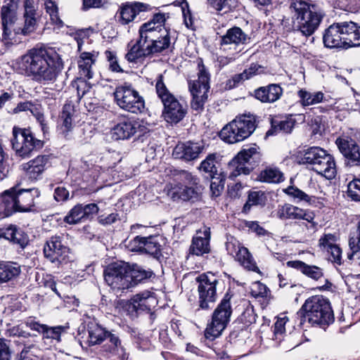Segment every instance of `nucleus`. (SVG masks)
<instances>
[{
    "label": "nucleus",
    "mask_w": 360,
    "mask_h": 360,
    "mask_svg": "<svg viewBox=\"0 0 360 360\" xmlns=\"http://www.w3.org/2000/svg\"><path fill=\"white\" fill-rule=\"evenodd\" d=\"M266 197L262 191H250L248 194V201L243 207L244 210H250L251 206L265 205Z\"/></svg>",
    "instance_id": "46"
},
{
    "label": "nucleus",
    "mask_w": 360,
    "mask_h": 360,
    "mask_svg": "<svg viewBox=\"0 0 360 360\" xmlns=\"http://www.w3.org/2000/svg\"><path fill=\"white\" fill-rule=\"evenodd\" d=\"M157 301L155 297L148 291L136 294L130 301L129 310L135 311L137 314L141 312H150L155 307Z\"/></svg>",
    "instance_id": "27"
},
{
    "label": "nucleus",
    "mask_w": 360,
    "mask_h": 360,
    "mask_svg": "<svg viewBox=\"0 0 360 360\" xmlns=\"http://www.w3.org/2000/svg\"><path fill=\"white\" fill-rule=\"evenodd\" d=\"M197 234L200 236L193 238L189 252L192 255L200 256L210 251V229L205 226L203 231L200 230Z\"/></svg>",
    "instance_id": "30"
},
{
    "label": "nucleus",
    "mask_w": 360,
    "mask_h": 360,
    "mask_svg": "<svg viewBox=\"0 0 360 360\" xmlns=\"http://www.w3.org/2000/svg\"><path fill=\"white\" fill-rule=\"evenodd\" d=\"M336 238L332 233L324 234L319 239V246L323 250H330V248L336 245Z\"/></svg>",
    "instance_id": "51"
},
{
    "label": "nucleus",
    "mask_w": 360,
    "mask_h": 360,
    "mask_svg": "<svg viewBox=\"0 0 360 360\" xmlns=\"http://www.w3.org/2000/svg\"><path fill=\"white\" fill-rule=\"evenodd\" d=\"M168 17V15L166 17L165 13H158L154 14L153 19H151L147 23H150L151 26L157 27V28H159L160 30L165 29L163 26L166 21V18Z\"/></svg>",
    "instance_id": "56"
},
{
    "label": "nucleus",
    "mask_w": 360,
    "mask_h": 360,
    "mask_svg": "<svg viewBox=\"0 0 360 360\" xmlns=\"http://www.w3.org/2000/svg\"><path fill=\"white\" fill-rule=\"evenodd\" d=\"M295 121L292 118L281 120L278 118H271V129H269L266 136H273L280 132L290 133L295 126Z\"/></svg>",
    "instance_id": "36"
},
{
    "label": "nucleus",
    "mask_w": 360,
    "mask_h": 360,
    "mask_svg": "<svg viewBox=\"0 0 360 360\" xmlns=\"http://www.w3.org/2000/svg\"><path fill=\"white\" fill-rule=\"evenodd\" d=\"M250 37L245 34L239 27H233L226 31V33L221 39V50L226 51L233 49L236 53L241 50H238L240 45L249 43Z\"/></svg>",
    "instance_id": "22"
},
{
    "label": "nucleus",
    "mask_w": 360,
    "mask_h": 360,
    "mask_svg": "<svg viewBox=\"0 0 360 360\" xmlns=\"http://www.w3.org/2000/svg\"><path fill=\"white\" fill-rule=\"evenodd\" d=\"M207 1L210 7L221 14L230 12L238 5V0H207Z\"/></svg>",
    "instance_id": "42"
},
{
    "label": "nucleus",
    "mask_w": 360,
    "mask_h": 360,
    "mask_svg": "<svg viewBox=\"0 0 360 360\" xmlns=\"http://www.w3.org/2000/svg\"><path fill=\"white\" fill-rule=\"evenodd\" d=\"M107 330L98 324H91L88 327L89 345L101 344L106 338Z\"/></svg>",
    "instance_id": "41"
},
{
    "label": "nucleus",
    "mask_w": 360,
    "mask_h": 360,
    "mask_svg": "<svg viewBox=\"0 0 360 360\" xmlns=\"http://www.w3.org/2000/svg\"><path fill=\"white\" fill-rule=\"evenodd\" d=\"M181 189H182V184H175L168 190L167 195L174 201L181 200Z\"/></svg>",
    "instance_id": "63"
},
{
    "label": "nucleus",
    "mask_w": 360,
    "mask_h": 360,
    "mask_svg": "<svg viewBox=\"0 0 360 360\" xmlns=\"http://www.w3.org/2000/svg\"><path fill=\"white\" fill-rule=\"evenodd\" d=\"M148 129L144 124L134 117L119 116L117 122L111 129L115 140H128L134 136L145 134Z\"/></svg>",
    "instance_id": "16"
},
{
    "label": "nucleus",
    "mask_w": 360,
    "mask_h": 360,
    "mask_svg": "<svg viewBox=\"0 0 360 360\" xmlns=\"http://www.w3.org/2000/svg\"><path fill=\"white\" fill-rule=\"evenodd\" d=\"M211 179L210 190L214 196H219L224 188L226 174L224 173L210 177Z\"/></svg>",
    "instance_id": "47"
},
{
    "label": "nucleus",
    "mask_w": 360,
    "mask_h": 360,
    "mask_svg": "<svg viewBox=\"0 0 360 360\" xmlns=\"http://www.w3.org/2000/svg\"><path fill=\"white\" fill-rule=\"evenodd\" d=\"M244 81L243 76L242 73L236 74L233 75L231 79H229L226 83V88L229 89H233L238 86L240 84L243 83Z\"/></svg>",
    "instance_id": "61"
},
{
    "label": "nucleus",
    "mask_w": 360,
    "mask_h": 360,
    "mask_svg": "<svg viewBox=\"0 0 360 360\" xmlns=\"http://www.w3.org/2000/svg\"><path fill=\"white\" fill-rule=\"evenodd\" d=\"M5 238L9 240L13 243L18 245L20 248L24 249L28 244V236L20 229L15 226H10L4 232Z\"/></svg>",
    "instance_id": "38"
},
{
    "label": "nucleus",
    "mask_w": 360,
    "mask_h": 360,
    "mask_svg": "<svg viewBox=\"0 0 360 360\" xmlns=\"http://www.w3.org/2000/svg\"><path fill=\"white\" fill-rule=\"evenodd\" d=\"M205 150L203 142L186 141L179 143L174 148L172 155L175 159L190 162L199 158Z\"/></svg>",
    "instance_id": "23"
},
{
    "label": "nucleus",
    "mask_w": 360,
    "mask_h": 360,
    "mask_svg": "<svg viewBox=\"0 0 360 360\" xmlns=\"http://www.w3.org/2000/svg\"><path fill=\"white\" fill-rule=\"evenodd\" d=\"M290 8L294 28L305 37L311 36L319 28L323 13L316 5L303 0L292 1Z\"/></svg>",
    "instance_id": "4"
},
{
    "label": "nucleus",
    "mask_w": 360,
    "mask_h": 360,
    "mask_svg": "<svg viewBox=\"0 0 360 360\" xmlns=\"http://www.w3.org/2000/svg\"><path fill=\"white\" fill-rule=\"evenodd\" d=\"M166 29H159L157 27L151 26L150 23L143 24L139 30V38L135 42H129L127 45L129 49L127 53L125 55V58L130 63H137L140 59L138 56V53L142 51L147 45H151L162 37L163 31Z\"/></svg>",
    "instance_id": "14"
},
{
    "label": "nucleus",
    "mask_w": 360,
    "mask_h": 360,
    "mask_svg": "<svg viewBox=\"0 0 360 360\" xmlns=\"http://www.w3.org/2000/svg\"><path fill=\"white\" fill-rule=\"evenodd\" d=\"M84 220L82 210V204L74 206L64 217L63 221L69 224H76Z\"/></svg>",
    "instance_id": "48"
},
{
    "label": "nucleus",
    "mask_w": 360,
    "mask_h": 360,
    "mask_svg": "<svg viewBox=\"0 0 360 360\" xmlns=\"http://www.w3.org/2000/svg\"><path fill=\"white\" fill-rule=\"evenodd\" d=\"M69 197L68 191L63 186L57 187L54 191V198L56 201H65Z\"/></svg>",
    "instance_id": "64"
},
{
    "label": "nucleus",
    "mask_w": 360,
    "mask_h": 360,
    "mask_svg": "<svg viewBox=\"0 0 360 360\" xmlns=\"http://www.w3.org/2000/svg\"><path fill=\"white\" fill-rule=\"evenodd\" d=\"M257 179L264 183L279 184L284 181V175L277 167L271 165L261 170Z\"/></svg>",
    "instance_id": "37"
},
{
    "label": "nucleus",
    "mask_w": 360,
    "mask_h": 360,
    "mask_svg": "<svg viewBox=\"0 0 360 360\" xmlns=\"http://www.w3.org/2000/svg\"><path fill=\"white\" fill-rule=\"evenodd\" d=\"M82 210L84 219L92 217V216L98 212V207L95 203L82 205Z\"/></svg>",
    "instance_id": "57"
},
{
    "label": "nucleus",
    "mask_w": 360,
    "mask_h": 360,
    "mask_svg": "<svg viewBox=\"0 0 360 360\" xmlns=\"http://www.w3.org/2000/svg\"><path fill=\"white\" fill-rule=\"evenodd\" d=\"M63 235L52 236L44 246V257L52 263L65 264L68 261L69 248L63 242Z\"/></svg>",
    "instance_id": "19"
},
{
    "label": "nucleus",
    "mask_w": 360,
    "mask_h": 360,
    "mask_svg": "<svg viewBox=\"0 0 360 360\" xmlns=\"http://www.w3.org/2000/svg\"><path fill=\"white\" fill-rule=\"evenodd\" d=\"M335 144L347 167H360V145L356 140L348 135H341L336 139Z\"/></svg>",
    "instance_id": "20"
},
{
    "label": "nucleus",
    "mask_w": 360,
    "mask_h": 360,
    "mask_svg": "<svg viewBox=\"0 0 360 360\" xmlns=\"http://www.w3.org/2000/svg\"><path fill=\"white\" fill-rule=\"evenodd\" d=\"M301 209L290 204H285L280 207L276 213L281 219H299L300 218Z\"/></svg>",
    "instance_id": "43"
},
{
    "label": "nucleus",
    "mask_w": 360,
    "mask_h": 360,
    "mask_svg": "<svg viewBox=\"0 0 360 360\" xmlns=\"http://www.w3.org/2000/svg\"><path fill=\"white\" fill-rule=\"evenodd\" d=\"M20 68L32 81L44 84L55 83L64 68L60 56L51 47L36 46L20 58Z\"/></svg>",
    "instance_id": "1"
},
{
    "label": "nucleus",
    "mask_w": 360,
    "mask_h": 360,
    "mask_svg": "<svg viewBox=\"0 0 360 360\" xmlns=\"http://www.w3.org/2000/svg\"><path fill=\"white\" fill-rule=\"evenodd\" d=\"M105 340H108L111 344L110 346V351L117 349L121 345L120 338L110 331L107 330Z\"/></svg>",
    "instance_id": "62"
},
{
    "label": "nucleus",
    "mask_w": 360,
    "mask_h": 360,
    "mask_svg": "<svg viewBox=\"0 0 360 360\" xmlns=\"http://www.w3.org/2000/svg\"><path fill=\"white\" fill-rule=\"evenodd\" d=\"M105 55L109 62V68L111 71L115 72H123V70L121 68V67L118 64L115 54L113 52H112L110 51H106L105 52Z\"/></svg>",
    "instance_id": "54"
},
{
    "label": "nucleus",
    "mask_w": 360,
    "mask_h": 360,
    "mask_svg": "<svg viewBox=\"0 0 360 360\" xmlns=\"http://www.w3.org/2000/svg\"><path fill=\"white\" fill-rule=\"evenodd\" d=\"M25 324L31 330L42 335L43 339L55 340L57 342L61 341V335L65 333V328L61 326L51 327L46 324L40 323L30 317L25 321Z\"/></svg>",
    "instance_id": "25"
},
{
    "label": "nucleus",
    "mask_w": 360,
    "mask_h": 360,
    "mask_svg": "<svg viewBox=\"0 0 360 360\" xmlns=\"http://www.w3.org/2000/svg\"><path fill=\"white\" fill-rule=\"evenodd\" d=\"M3 39L16 42L19 34L27 36L37 27L39 15L34 0H4L1 11Z\"/></svg>",
    "instance_id": "2"
},
{
    "label": "nucleus",
    "mask_w": 360,
    "mask_h": 360,
    "mask_svg": "<svg viewBox=\"0 0 360 360\" xmlns=\"http://www.w3.org/2000/svg\"><path fill=\"white\" fill-rule=\"evenodd\" d=\"M349 246L350 249V252L347 253V259L349 260H352L355 255H357L358 257H360V220L357 224V231L356 234L355 236L350 235L349 239Z\"/></svg>",
    "instance_id": "45"
},
{
    "label": "nucleus",
    "mask_w": 360,
    "mask_h": 360,
    "mask_svg": "<svg viewBox=\"0 0 360 360\" xmlns=\"http://www.w3.org/2000/svg\"><path fill=\"white\" fill-rule=\"evenodd\" d=\"M9 340L0 338V360H11V350L9 347Z\"/></svg>",
    "instance_id": "53"
},
{
    "label": "nucleus",
    "mask_w": 360,
    "mask_h": 360,
    "mask_svg": "<svg viewBox=\"0 0 360 360\" xmlns=\"http://www.w3.org/2000/svg\"><path fill=\"white\" fill-rule=\"evenodd\" d=\"M106 283L110 286L115 293H122L129 289L128 264L126 263H113L109 265L103 273Z\"/></svg>",
    "instance_id": "18"
},
{
    "label": "nucleus",
    "mask_w": 360,
    "mask_h": 360,
    "mask_svg": "<svg viewBox=\"0 0 360 360\" xmlns=\"http://www.w3.org/2000/svg\"><path fill=\"white\" fill-rule=\"evenodd\" d=\"M285 192L288 195L294 198H297L300 201L307 202L309 204L315 202V198L314 196H309V195H307V193H305L304 192L295 186H288L285 190Z\"/></svg>",
    "instance_id": "49"
},
{
    "label": "nucleus",
    "mask_w": 360,
    "mask_h": 360,
    "mask_svg": "<svg viewBox=\"0 0 360 360\" xmlns=\"http://www.w3.org/2000/svg\"><path fill=\"white\" fill-rule=\"evenodd\" d=\"M8 333L10 337H22L27 338L31 336L30 333L22 330L20 326H13L8 330Z\"/></svg>",
    "instance_id": "58"
},
{
    "label": "nucleus",
    "mask_w": 360,
    "mask_h": 360,
    "mask_svg": "<svg viewBox=\"0 0 360 360\" xmlns=\"http://www.w3.org/2000/svg\"><path fill=\"white\" fill-rule=\"evenodd\" d=\"M75 106L72 101H67L63 107L60 115V131L65 137L74 127V117L75 116Z\"/></svg>",
    "instance_id": "32"
},
{
    "label": "nucleus",
    "mask_w": 360,
    "mask_h": 360,
    "mask_svg": "<svg viewBox=\"0 0 360 360\" xmlns=\"http://www.w3.org/2000/svg\"><path fill=\"white\" fill-rule=\"evenodd\" d=\"M259 150L256 144L243 148L229 164V178L233 180L240 174H249L262 160Z\"/></svg>",
    "instance_id": "8"
},
{
    "label": "nucleus",
    "mask_w": 360,
    "mask_h": 360,
    "mask_svg": "<svg viewBox=\"0 0 360 360\" xmlns=\"http://www.w3.org/2000/svg\"><path fill=\"white\" fill-rule=\"evenodd\" d=\"M198 293L199 308L203 310H207L212 308V306L217 300V285L219 284V280L212 273L202 274L196 278Z\"/></svg>",
    "instance_id": "17"
},
{
    "label": "nucleus",
    "mask_w": 360,
    "mask_h": 360,
    "mask_svg": "<svg viewBox=\"0 0 360 360\" xmlns=\"http://www.w3.org/2000/svg\"><path fill=\"white\" fill-rule=\"evenodd\" d=\"M232 297L233 294L229 290L214 310L212 321L205 330L207 338H217L219 336L227 327L233 313L231 304Z\"/></svg>",
    "instance_id": "10"
},
{
    "label": "nucleus",
    "mask_w": 360,
    "mask_h": 360,
    "mask_svg": "<svg viewBox=\"0 0 360 360\" xmlns=\"http://www.w3.org/2000/svg\"><path fill=\"white\" fill-rule=\"evenodd\" d=\"M100 224L103 225H110L118 219L117 213H111L108 215L101 214L98 218Z\"/></svg>",
    "instance_id": "59"
},
{
    "label": "nucleus",
    "mask_w": 360,
    "mask_h": 360,
    "mask_svg": "<svg viewBox=\"0 0 360 360\" xmlns=\"http://www.w3.org/2000/svg\"><path fill=\"white\" fill-rule=\"evenodd\" d=\"M347 192L353 200L360 201V178H354L348 184Z\"/></svg>",
    "instance_id": "50"
},
{
    "label": "nucleus",
    "mask_w": 360,
    "mask_h": 360,
    "mask_svg": "<svg viewBox=\"0 0 360 360\" xmlns=\"http://www.w3.org/2000/svg\"><path fill=\"white\" fill-rule=\"evenodd\" d=\"M287 266L300 271L305 276L314 280L319 281L323 277V270L316 265H309L300 260L288 261Z\"/></svg>",
    "instance_id": "31"
},
{
    "label": "nucleus",
    "mask_w": 360,
    "mask_h": 360,
    "mask_svg": "<svg viewBox=\"0 0 360 360\" xmlns=\"http://www.w3.org/2000/svg\"><path fill=\"white\" fill-rule=\"evenodd\" d=\"M128 272L130 278L129 281L131 283L129 289L144 282L154 274L150 269L146 270L137 264L133 265L131 268L128 265Z\"/></svg>",
    "instance_id": "35"
},
{
    "label": "nucleus",
    "mask_w": 360,
    "mask_h": 360,
    "mask_svg": "<svg viewBox=\"0 0 360 360\" xmlns=\"http://www.w3.org/2000/svg\"><path fill=\"white\" fill-rule=\"evenodd\" d=\"M12 148L16 156L22 159L30 158L44 146V141L35 137L30 129H22L14 127L13 129V138L11 139Z\"/></svg>",
    "instance_id": "11"
},
{
    "label": "nucleus",
    "mask_w": 360,
    "mask_h": 360,
    "mask_svg": "<svg viewBox=\"0 0 360 360\" xmlns=\"http://www.w3.org/2000/svg\"><path fill=\"white\" fill-rule=\"evenodd\" d=\"M7 202V199L4 192L0 196V219L12 215V210L10 209Z\"/></svg>",
    "instance_id": "55"
},
{
    "label": "nucleus",
    "mask_w": 360,
    "mask_h": 360,
    "mask_svg": "<svg viewBox=\"0 0 360 360\" xmlns=\"http://www.w3.org/2000/svg\"><path fill=\"white\" fill-rule=\"evenodd\" d=\"M297 316L301 325L307 322L324 328L334 321L329 301L321 295L308 298L297 311Z\"/></svg>",
    "instance_id": "5"
},
{
    "label": "nucleus",
    "mask_w": 360,
    "mask_h": 360,
    "mask_svg": "<svg viewBox=\"0 0 360 360\" xmlns=\"http://www.w3.org/2000/svg\"><path fill=\"white\" fill-rule=\"evenodd\" d=\"M330 255V259L333 262L338 264H341V255L342 250L337 245L330 248V250H326Z\"/></svg>",
    "instance_id": "60"
},
{
    "label": "nucleus",
    "mask_w": 360,
    "mask_h": 360,
    "mask_svg": "<svg viewBox=\"0 0 360 360\" xmlns=\"http://www.w3.org/2000/svg\"><path fill=\"white\" fill-rule=\"evenodd\" d=\"M283 88L278 84H270L254 91V96L262 103H272L281 98Z\"/></svg>",
    "instance_id": "29"
},
{
    "label": "nucleus",
    "mask_w": 360,
    "mask_h": 360,
    "mask_svg": "<svg viewBox=\"0 0 360 360\" xmlns=\"http://www.w3.org/2000/svg\"><path fill=\"white\" fill-rule=\"evenodd\" d=\"M50 156L48 155H41L35 158L24 163L22 165V169L31 179H38L49 163Z\"/></svg>",
    "instance_id": "28"
},
{
    "label": "nucleus",
    "mask_w": 360,
    "mask_h": 360,
    "mask_svg": "<svg viewBox=\"0 0 360 360\" xmlns=\"http://www.w3.org/2000/svg\"><path fill=\"white\" fill-rule=\"evenodd\" d=\"M149 6L140 2L127 3L120 7L115 15L116 21L126 25L136 20L141 12L146 11Z\"/></svg>",
    "instance_id": "24"
},
{
    "label": "nucleus",
    "mask_w": 360,
    "mask_h": 360,
    "mask_svg": "<svg viewBox=\"0 0 360 360\" xmlns=\"http://www.w3.org/2000/svg\"><path fill=\"white\" fill-rule=\"evenodd\" d=\"M226 248L228 253L234 256L244 268L249 271L259 272V269L248 248L240 246L238 241L235 239L229 240L226 243Z\"/></svg>",
    "instance_id": "21"
},
{
    "label": "nucleus",
    "mask_w": 360,
    "mask_h": 360,
    "mask_svg": "<svg viewBox=\"0 0 360 360\" xmlns=\"http://www.w3.org/2000/svg\"><path fill=\"white\" fill-rule=\"evenodd\" d=\"M181 190V200L188 201L198 198V193L196 189L192 186L182 185V189Z\"/></svg>",
    "instance_id": "52"
},
{
    "label": "nucleus",
    "mask_w": 360,
    "mask_h": 360,
    "mask_svg": "<svg viewBox=\"0 0 360 360\" xmlns=\"http://www.w3.org/2000/svg\"><path fill=\"white\" fill-rule=\"evenodd\" d=\"M114 96L117 105L129 112L141 113L145 108L143 98L130 84H125L117 86L114 92Z\"/></svg>",
    "instance_id": "15"
},
{
    "label": "nucleus",
    "mask_w": 360,
    "mask_h": 360,
    "mask_svg": "<svg viewBox=\"0 0 360 360\" xmlns=\"http://www.w3.org/2000/svg\"><path fill=\"white\" fill-rule=\"evenodd\" d=\"M298 96L303 105H310L323 101L324 95L321 91L311 93L304 89L298 91Z\"/></svg>",
    "instance_id": "44"
},
{
    "label": "nucleus",
    "mask_w": 360,
    "mask_h": 360,
    "mask_svg": "<svg viewBox=\"0 0 360 360\" xmlns=\"http://www.w3.org/2000/svg\"><path fill=\"white\" fill-rule=\"evenodd\" d=\"M198 79L193 82H190L188 87L192 95L191 107L197 112H200L204 110V105L207 101L210 75L202 61L198 63Z\"/></svg>",
    "instance_id": "13"
},
{
    "label": "nucleus",
    "mask_w": 360,
    "mask_h": 360,
    "mask_svg": "<svg viewBox=\"0 0 360 360\" xmlns=\"http://www.w3.org/2000/svg\"><path fill=\"white\" fill-rule=\"evenodd\" d=\"M257 127V117L251 113H244L236 117L220 131V139L226 143L233 144L250 137Z\"/></svg>",
    "instance_id": "6"
},
{
    "label": "nucleus",
    "mask_w": 360,
    "mask_h": 360,
    "mask_svg": "<svg viewBox=\"0 0 360 360\" xmlns=\"http://www.w3.org/2000/svg\"><path fill=\"white\" fill-rule=\"evenodd\" d=\"M96 61L95 56L89 52H83L80 54L78 60V66L81 76L91 79L93 77L94 72L91 70V66Z\"/></svg>",
    "instance_id": "40"
},
{
    "label": "nucleus",
    "mask_w": 360,
    "mask_h": 360,
    "mask_svg": "<svg viewBox=\"0 0 360 360\" xmlns=\"http://www.w3.org/2000/svg\"><path fill=\"white\" fill-rule=\"evenodd\" d=\"M21 273V266L16 262H0V284L15 280Z\"/></svg>",
    "instance_id": "34"
},
{
    "label": "nucleus",
    "mask_w": 360,
    "mask_h": 360,
    "mask_svg": "<svg viewBox=\"0 0 360 360\" xmlns=\"http://www.w3.org/2000/svg\"><path fill=\"white\" fill-rule=\"evenodd\" d=\"M218 158L219 155L217 153L209 154L200 164L198 167L199 170L206 174L207 177L224 173L221 170L218 169V167L217 165L218 163Z\"/></svg>",
    "instance_id": "39"
},
{
    "label": "nucleus",
    "mask_w": 360,
    "mask_h": 360,
    "mask_svg": "<svg viewBox=\"0 0 360 360\" xmlns=\"http://www.w3.org/2000/svg\"><path fill=\"white\" fill-rule=\"evenodd\" d=\"M170 45V36L169 31L164 30L163 35L162 37L155 42L151 44V45H147L142 51L138 53V56H140V59L151 56L156 53H160L164 50L168 49Z\"/></svg>",
    "instance_id": "33"
},
{
    "label": "nucleus",
    "mask_w": 360,
    "mask_h": 360,
    "mask_svg": "<svg viewBox=\"0 0 360 360\" xmlns=\"http://www.w3.org/2000/svg\"><path fill=\"white\" fill-rule=\"evenodd\" d=\"M133 241L137 251L148 254L157 260H160L162 257V245L159 236L146 238L138 236L134 238Z\"/></svg>",
    "instance_id": "26"
},
{
    "label": "nucleus",
    "mask_w": 360,
    "mask_h": 360,
    "mask_svg": "<svg viewBox=\"0 0 360 360\" xmlns=\"http://www.w3.org/2000/svg\"><path fill=\"white\" fill-rule=\"evenodd\" d=\"M12 214L15 212L34 211L35 200L40 195L37 188L17 189L12 188L4 191Z\"/></svg>",
    "instance_id": "12"
},
{
    "label": "nucleus",
    "mask_w": 360,
    "mask_h": 360,
    "mask_svg": "<svg viewBox=\"0 0 360 360\" xmlns=\"http://www.w3.org/2000/svg\"><path fill=\"white\" fill-rule=\"evenodd\" d=\"M300 163L309 165L312 170L327 179L335 177L337 170L333 156L320 147L307 149L300 159Z\"/></svg>",
    "instance_id": "7"
},
{
    "label": "nucleus",
    "mask_w": 360,
    "mask_h": 360,
    "mask_svg": "<svg viewBox=\"0 0 360 360\" xmlns=\"http://www.w3.org/2000/svg\"><path fill=\"white\" fill-rule=\"evenodd\" d=\"M155 89L158 96L164 105L165 120L171 124H176L183 120L186 114V109L169 91L163 82L162 75L158 77Z\"/></svg>",
    "instance_id": "9"
},
{
    "label": "nucleus",
    "mask_w": 360,
    "mask_h": 360,
    "mask_svg": "<svg viewBox=\"0 0 360 360\" xmlns=\"http://www.w3.org/2000/svg\"><path fill=\"white\" fill-rule=\"evenodd\" d=\"M323 43L328 49L360 46V25L352 21L335 22L324 30Z\"/></svg>",
    "instance_id": "3"
}]
</instances>
